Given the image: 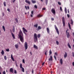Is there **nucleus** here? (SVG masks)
I'll list each match as a JSON object with an SVG mask.
<instances>
[{
  "instance_id": "f257e3e1",
  "label": "nucleus",
  "mask_w": 74,
  "mask_h": 74,
  "mask_svg": "<svg viewBox=\"0 0 74 74\" xmlns=\"http://www.w3.org/2000/svg\"><path fill=\"white\" fill-rule=\"evenodd\" d=\"M19 37L20 41L22 43H23L24 42V38L23 33L21 29L20 30L19 32Z\"/></svg>"
},
{
  "instance_id": "f03ea898",
  "label": "nucleus",
  "mask_w": 74,
  "mask_h": 74,
  "mask_svg": "<svg viewBox=\"0 0 74 74\" xmlns=\"http://www.w3.org/2000/svg\"><path fill=\"white\" fill-rule=\"evenodd\" d=\"M34 41L36 42L38 41L37 37L38 38H40V34H39L38 35V36H37V34L36 33H35L34 34Z\"/></svg>"
},
{
  "instance_id": "7ed1b4c3",
  "label": "nucleus",
  "mask_w": 74,
  "mask_h": 74,
  "mask_svg": "<svg viewBox=\"0 0 74 74\" xmlns=\"http://www.w3.org/2000/svg\"><path fill=\"white\" fill-rule=\"evenodd\" d=\"M62 21L63 26L65 27V19L64 17L62 18Z\"/></svg>"
},
{
  "instance_id": "20e7f679",
  "label": "nucleus",
  "mask_w": 74,
  "mask_h": 74,
  "mask_svg": "<svg viewBox=\"0 0 74 74\" xmlns=\"http://www.w3.org/2000/svg\"><path fill=\"white\" fill-rule=\"evenodd\" d=\"M55 27L57 34L58 35H59V32L58 29L56 25H55Z\"/></svg>"
},
{
  "instance_id": "39448f33",
  "label": "nucleus",
  "mask_w": 74,
  "mask_h": 74,
  "mask_svg": "<svg viewBox=\"0 0 74 74\" xmlns=\"http://www.w3.org/2000/svg\"><path fill=\"white\" fill-rule=\"evenodd\" d=\"M24 47H25V50H27V49L28 48V45L27 42H25L24 43Z\"/></svg>"
},
{
  "instance_id": "423d86ee",
  "label": "nucleus",
  "mask_w": 74,
  "mask_h": 74,
  "mask_svg": "<svg viewBox=\"0 0 74 74\" xmlns=\"http://www.w3.org/2000/svg\"><path fill=\"white\" fill-rule=\"evenodd\" d=\"M51 11L54 15H55L56 14V10L54 9V8H52L51 10Z\"/></svg>"
},
{
  "instance_id": "0eeeda50",
  "label": "nucleus",
  "mask_w": 74,
  "mask_h": 74,
  "mask_svg": "<svg viewBox=\"0 0 74 74\" xmlns=\"http://www.w3.org/2000/svg\"><path fill=\"white\" fill-rule=\"evenodd\" d=\"M66 36H67V38H69L70 37V35L69 34V32H67V31H66Z\"/></svg>"
},
{
  "instance_id": "6e6552de",
  "label": "nucleus",
  "mask_w": 74,
  "mask_h": 74,
  "mask_svg": "<svg viewBox=\"0 0 74 74\" xmlns=\"http://www.w3.org/2000/svg\"><path fill=\"white\" fill-rule=\"evenodd\" d=\"M25 1V3H28V4H29V5H30L31 2L30 1H28L27 0H26Z\"/></svg>"
},
{
  "instance_id": "1a4fd4ad",
  "label": "nucleus",
  "mask_w": 74,
  "mask_h": 74,
  "mask_svg": "<svg viewBox=\"0 0 74 74\" xmlns=\"http://www.w3.org/2000/svg\"><path fill=\"white\" fill-rule=\"evenodd\" d=\"M10 73H14L13 69L12 68H11L10 70Z\"/></svg>"
},
{
  "instance_id": "9d476101",
  "label": "nucleus",
  "mask_w": 74,
  "mask_h": 74,
  "mask_svg": "<svg viewBox=\"0 0 74 74\" xmlns=\"http://www.w3.org/2000/svg\"><path fill=\"white\" fill-rule=\"evenodd\" d=\"M67 57V53L66 52H65V54L64 55V57L65 58H66Z\"/></svg>"
},
{
  "instance_id": "9b49d317",
  "label": "nucleus",
  "mask_w": 74,
  "mask_h": 74,
  "mask_svg": "<svg viewBox=\"0 0 74 74\" xmlns=\"http://www.w3.org/2000/svg\"><path fill=\"white\" fill-rule=\"evenodd\" d=\"M50 58H49V61H52V59H53V57L52 56H50Z\"/></svg>"
},
{
  "instance_id": "f8f14e48",
  "label": "nucleus",
  "mask_w": 74,
  "mask_h": 74,
  "mask_svg": "<svg viewBox=\"0 0 74 74\" xmlns=\"http://www.w3.org/2000/svg\"><path fill=\"white\" fill-rule=\"evenodd\" d=\"M67 46L69 48H70V49H71V47L70 44L69 43H68L67 44Z\"/></svg>"
},
{
  "instance_id": "ddd939ff",
  "label": "nucleus",
  "mask_w": 74,
  "mask_h": 74,
  "mask_svg": "<svg viewBox=\"0 0 74 74\" xmlns=\"http://www.w3.org/2000/svg\"><path fill=\"white\" fill-rule=\"evenodd\" d=\"M34 47L36 49H38V47L35 45H34Z\"/></svg>"
},
{
  "instance_id": "4468645a",
  "label": "nucleus",
  "mask_w": 74,
  "mask_h": 74,
  "mask_svg": "<svg viewBox=\"0 0 74 74\" xmlns=\"http://www.w3.org/2000/svg\"><path fill=\"white\" fill-rule=\"evenodd\" d=\"M47 33L48 34H49L50 33V31H49V29L48 27H47Z\"/></svg>"
},
{
  "instance_id": "2eb2a0df",
  "label": "nucleus",
  "mask_w": 74,
  "mask_h": 74,
  "mask_svg": "<svg viewBox=\"0 0 74 74\" xmlns=\"http://www.w3.org/2000/svg\"><path fill=\"white\" fill-rule=\"evenodd\" d=\"M23 30H24V32H27V31L26 29H25V28L23 27Z\"/></svg>"
},
{
  "instance_id": "dca6fc26",
  "label": "nucleus",
  "mask_w": 74,
  "mask_h": 74,
  "mask_svg": "<svg viewBox=\"0 0 74 74\" xmlns=\"http://www.w3.org/2000/svg\"><path fill=\"white\" fill-rule=\"evenodd\" d=\"M11 34H12V36L13 38L14 39H15V36L14 35V34L12 33V32L11 33Z\"/></svg>"
},
{
  "instance_id": "f3484780",
  "label": "nucleus",
  "mask_w": 74,
  "mask_h": 74,
  "mask_svg": "<svg viewBox=\"0 0 74 74\" xmlns=\"http://www.w3.org/2000/svg\"><path fill=\"white\" fill-rule=\"evenodd\" d=\"M60 63H61V65H62L63 64V60L62 59H60Z\"/></svg>"
},
{
  "instance_id": "a211bd4d",
  "label": "nucleus",
  "mask_w": 74,
  "mask_h": 74,
  "mask_svg": "<svg viewBox=\"0 0 74 74\" xmlns=\"http://www.w3.org/2000/svg\"><path fill=\"white\" fill-rule=\"evenodd\" d=\"M11 58L12 59V60L13 61H14V58H13V57L12 56V54L11 55Z\"/></svg>"
},
{
  "instance_id": "6ab92c4d",
  "label": "nucleus",
  "mask_w": 74,
  "mask_h": 74,
  "mask_svg": "<svg viewBox=\"0 0 74 74\" xmlns=\"http://www.w3.org/2000/svg\"><path fill=\"white\" fill-rule=\"evenodd\" d=\"M31 1H32V3L34 4V3H36V1L32 0Z\"/></svg>"
},
{
  "instance_id": "aec40b11",
  "label": "nucleus",
  "mask_w": 74,
  "mask_h": 74,
  "mask_svg": "<svg viewBox=\"0 0 74 74\" xmlns=\"http://www.w3.org/2000/svg\"><path fill=\"white\" fill-rule=\"evenodd\" d=\"M15 47H16V49H18V45L16 44L15 45Z\"/></svg>"
},
{
  "instance_id": "412c9836",
  "label": "nucleus",
  "mask_w": 74,
  "mask_h": 74,
  "mask_svg": "<svg viewBox=\"0 0 74 74\" xmlns=\"http://www.w3.org/2000/svg\"><path fill=\"white\" fill-rule=\"evenodd\" d=\"M71 24L72 25H73V20H72V19H71Z\"/></svg>"
},
{
  "instance_id": "4be33fe9",
  "label": "nucleus",
  "mask_w": 74,
  "mask_h": 74,
  "mask_svg": "<svg viewBox=\"0 0 74 74\" xmlns=\"http://www.w3.org/2000/svg\"><path fill=\"white\" fill-rule=\"evenodd\" d=\"M64 11L65 12V14H67V11L66 8H64Z\"/></svg>"
},
{
  "instance_id": "5701e85b",
  "label": "nucleus",
  "mask_w": 74,
  "mask_h": 74,
  "mask_svg": "<svg viewBox=\"0 0 74 74\" xmlns=\"http://www.w3.org/2000/svg\"><path fill=\"white\" fill-rule=\"evenodd\" d=\"M1 54L2 55H3L4 54V51L3 50H2V51L1 52Z\"/></svg>"
},
{
  "instance_id": "b1692460",
  "label": "nucleus",
  "mask_w": 74,
  "mask_h": 74,
  "mask_svg": "<svg viewBox=\"0 0 74 74\" xmlns=\"http://www.w3.org/2000/svg\"><path fill=\"white\" fill-rule=\"evenodd\" d=\"M21 71H23V72H24L25 71V69L23 67L21 68Z\"/></svg>"
},
{
  "instance_id": "393cba45",
  "label": "nucleus",
  "mask_w": 74,
  "mask_h": 74,
  "mask_svg": "<svg viewBox=\"0 0 74 74\" xmlns=\"http://www.w3.org/2000/svg\"><path fill=\"white\" fill-rule=\"evenodd\" d=\"M34 27H36V28H37L38 26V24H36V25H34Z\"/></svg>"
},
{
  "instance_id": "a878e982",
  "label": "nucleus",
  "mask_w": 74,
  "mask_h": 74,
  "mask_svg": "<svg viewBox=\"0 0 74 74\" xmlns=\"http://www.w3.org/2000/svg\"><path fill=\"white\" fill-rule=\"evenodd\" d=\"M43 15H41L40 14H39L38 15V16H38V17H42V16Z\"/></svg>"
},
{
  "instance_id": "bb28decb",
  "label": "nucleus",
  "mask_w": 74,
  "mask_h": 74,
  "mask_svg": "<svg viewBox=\"0 0 74 74\" xmlns=\"http://www.w3.org/2000/svg\"><path fill=\"white\" fill-rule=\"evenodd\" d=\"M51 53H52V52H51V50L50 49V51H49V56L51 55Z\"/></svg>"
},
{
  "instance_id": "cd10ccee",
  "label": "nucleus",
  "mask_w": 74,
  "mask_h": 74,
  "mask_svg": "<svg viewBox=\"0 0 74 74\" xmlns=\"http://www.w3.org/2000/svg\"><path fill=\"white\" fill-rule=\"evenodd\" d=\"M2 27H3V30H4V32H5V27L4 26H3Z\"/></svg>"
},
{
  "instance_id": "c85d7f7f",
  "label": "nucleus",
  "mask_w": 74,
  "mask_h": 74,
  "mask_svg": "<svg viewBox=\"0 0 74 74\" xmlns=\"http://www.w3.org/2000/svg\"><path fill=\"white\" fill-rule=\"evenodd\" d=\"M56 43L57 45H59V42L58 41H56Z\"/></svg>"
},
{
  "instance_id": "c756f323",
  "label": "nucleus",
  "mask_w": 74,
  "mask_h": 74,
  "mask_svg": "<svg viewBox=\"0 0 74 74\" xmlns=\"http://www.w3.org/2000/svg\"><path fill=\"white\" fill-rule=\"evenodd\" d=\"M48 0H45V3L46 5H47L48 3Z\"/></svg>"
},
{
  "instance_id": "7c9ffc66",
  "label": "nucleus",
  "mask_w": 74,
  "mask_h": 74,
  "mask_svg": "<svg viewBox=\"0 0 74 74\" xmlns=\"http://www.w3.org/2000/svg\"><path fill=\"white\" fill-rule=\"evenodd\" d=\"M4 58L5 60H7V57L6 56H5L4 57Z\"/></svg>"
},
{
  "instance_id": "2f4dec72",
  "label": "nucleus",
  "mask_w": 74,
  "mask_h": 74,
  "mask_svg": "<svg viewBox=\"0 0 74 74\" xmlns=\"http://www.w3.org/2000/svg\"><path fill=\"white\" fill-rule=\"evenodd\" d=\"M15 20L16 21L17 23H18V20L17 19V18H16L15 19Z\"/></svg>"
},
{
  "instance_id": "473e14b6",
  "label": "nucleus",
  "mask_w": 74,
  "mask_h": 74,
  "mask_svg": "<svg viewBox=\"0 0 74 74\" xmlns=\"http://www.w3.org/2000/svg\"><path fill=\"white\" fill-rule=\"evenodd\" d=\"M6 51L7 52H9L10 50L9 49H6Z\"/></svg>"
},
{
  "instance_id": "72a5a7b5",
  "label": "nucleus",
  "mask_w": 74,
  "mask_h": 74,
  "mask_svg": "<svg viewBox=\"0 0 74 74\" xmlns=\"http://www.w3.org/2000/svg\"><path fill=\"white\" fill-rule=\"evenodd\" d=\"M60 11H62L63 10H62V8L61 7H60Z\"/></svg>"
},
{
  "instance_id": "f704fd0d",
  "label": "nucleus",
  "mask_w": 74,
  "mask_h": 74,
  "mask_svg": "<svg viewBox=\"0 0 74 74\" xmlns=\"http://www.w3.org/2000/svg\"><path fill=\"white\" fill-rule=\"evenodd\" d=\"M20 68L21 69L22 68H23L22 67V64H21L20 65Z\"/></svg>"
},
{
  "instance_id": "c9c22d12",
  "label": "nucleus",
  "mask_w": 74,
  "mask_h": 74,
  "mask_svg": "<svg viewBox=\"0 0 74 74\" xmlns=\"http://www.w3.org/2000/svg\"><path fill=\"white\" fill-rule=\"evenodd\" d=\"M38 29H41V27L40 26H38Z\"/></svg>"
},
{
  "instance_id": "e433bc0d",
  "label": "nucleus",
  "mask_w": 74,
  "mask_h": 74,
  "mask_svg": "<svg viewBox=\"0 0 74 74\" xmlns=\"http://www.w3.org/2000/svg\"><path fill=\"white\" fill-rule=\"evenodd\" d=\"M3 4H4V6L5 7V6H6V3L5 2H4Z\"/></svg>"
},
{
  "instance_id": "4c0bfd02",
  "label": "nucleus",
  "mask_w": 74,
  "mask_h": 74,
  "mask_svg": "<svg viewBox=\"0 0 74 74\" xmlns=\"http://www.w3.org/2000/svg\"><path fill=\"white\" fill-rule=\"evenodd\" d=\"M54 58H55L56 60V56L54 55Z\"/></svg>"
},
{
  "instance_id": "58836bf2",
  "label": "nucleus",
  "mask_w": 74,
  "mask_h": 74,
  "mask_svg": "<svg viewBox=\"0 0 74 74\" xmlns=\"http://www.w3.org/2000/svg\"><path fill=\"white\" fill-rule=\"evenodd\" d=\"M34 7L35 8H36V9H37L38 8L37 6L36 5H35V6Z\"/></svg>"
},
{
  "instance_id": "ea45409f",
  "label": "nucleus",
  "mask_w": 74,
  "mask_h": 74,
  "mask_svg": "<svg viewBox=\"0 0 74 74\" xmlns=\"http://www.w3.org/2000/svg\"><path fill=\"white\" fill-rule=\"evenodd\" d=\"M23 63L25 64V60L24 59H23Z\"/></svg>"
},
{
  "instance_id": "a19ab883",
  "label": "nucleus",
  "mask_w": 74,
  "mask_h": 74,
  "mask_svg": "<svg viewBox=\"0 0 74 74\" xmlns=\"http://www.w3.org/2000/svg\"><path fill=\"white\" fill-rule=\"evenodd\" d=\"M51 21H54V18H51Z\"/></svg>"
},
{
  "instance_id": "79ce46f5",
  "label": "nucleus",
  "mask_w": 74,
  "mask_h": 74,
  "mask_svg": "<svg viewBox=\"0 0 74 74\" xmlns=\"http://www.w3.org/2000/svg\"><path fill=\"white\" fill-rule=\"evenodd\" d=\"M72 55L73 57H74V52H72Z\"/></svg>"
},
{
  "instance_id": "37998d69",
  "label": "nucleus",
  "mask_w": 74,
  "mask_h": 74,
  "mask_svg": "<svg viewBox=\"0 0 74 74\" xmlns=\"http://www.w3.org/2000/svg\"><path fill=\"white\" fill-rule=\"evenodd\" d=\"M34 11H32V12H31V14L34 15Z\"/></svg>"
},
{
  "instance_id": "c03bdc74",
  "label": "nucleus",
  "mask_w": 74,
  "mask_h": 74,
  "mask_svg": "<svg viewBox=\"0 0 74 74\" xmlns=\"http://www.w3.org/2000/svg\"><path fill=\"white\" fill-rule=\"evenodd\" d=\"M17 72H16V70H14V73L15 74H16Z\"/></svg>"
},
{
  "instance_id": "a18cd8bd",
  "label": "nucleus",
  "mask_w": 74,
  "mask_h": 74,
  "mask_svg": "<svg viewBox=\"0 0 74 74\" xmlns=\"http://www.w3.org/2000/svg\"><path fill=\"white\" fill-rule=\"evenodd\" d=\"M58 4H59V5H61V3L59 2H58Z\"/></svg>"
},
{
  "instance_id": "49530a36",
  "label": "nucleus",
  "mask_w": 74,
  "mask_h": 74,
  "mask_svg": "<svg viewBox=\"0 0 74 74\" xmlns=\"http://www.w3.org/2000/svg\"><path fill=\"white\" fill-rule=\"evenodd\" d=\"M34 71L33 69H32V74H33L34 73Z\"/></svg>"
},
{
  "instance_id": "de8ad7c7",
  "label": "nucleus",
  "mask_w": 74,
  "mask_h": 74,
  "mask_svg": "<svg viewBox=\"0 0 74 74\" xmlns=\"http://www.w3.org/2000/svg\"><path fill=\"white\" fill-rule=\"evenodd\" d=\"M3 74H6L5 72V71H3Z\"/></svg>"
},
{
  "instance_id": "09e8293b",
  "label": "nucleus",
  "mask_w": 74,
  "mask_h": 74,
  "mask_svg": "<svg viewBox=\"0 0 74 74\" xmlns=\"http://www.w3.org/2000/svg\"><path fill=\"white\" fill-rule=\"evenodd\" d=\"M29 6H27V9H28V10H29Z\"/></svg>"
},
{
  "instance_id": "8fccbe9b",
  "label": "nucleus",
  "mask_w": 74,
  "mask_h": 74,
  "mask_svg": "<svg viewBox=\"0 0 74 74\" xmlns=\"http://www.w3.org/2000/svg\"><path fill=\"white\" fill-rule=\"evenodd\" d=\"M7 10H8V11H9V12H10V9H9L8 8L7 9Z\"/></svg>"
},
{
  "instance_id": "3c124183",
  "label": "nucleus",
  "mask_w": 74,
  "mask_h": 74,
  "mask_svg": "<svg viewBox=\"0 0 74 74\" xmlns=\"http://www.w3.org/2000/svg\"><path fill=\"white\" fill-rule=\"evenodd\" d=\"M67 16L68 18H69V17H70V15H69V14H67Z\"/></svg>"
},
{
  "instance_id": "603ef678",
  "label": "nucleus",
  "mask_w": 74,
  "mask_h": 74,
  "mask_svg": "<svg viewBox=\"0 0 74 74\" xmlns=\"http://www.w3.org/2000/svg\"><path fill=\"white\" fill-rule=\"evenodd\" d=\"M68 25H69V27H71V25L69 23H68Z\"/></svg>"
},
{
  "instance_id": "864d4df0",
  "label": "nucleus",
  "mask_w": 74,
  "mask_h": 74,
  "mask_svg": "<svg viewBox=\"0 0 74 74\" xmlns=\"http://www.w3.org/2000/svg\"><path fill=\"white\" fill-rule=\"evenodd\" d=\"M47 51H46L45 53V55L46 56L47 55Z\"/></svg>"
},
{
  "instance_id": "5fc2aeb1",
  "label": "nucleus",
  "mask_w": 74,
  "mask_h": 74,
  "mask_svg": "<svg viewBox=\"0 0 74 74\" xmlns=\"http://www.w3.org/2000/svg\"><path fill=\"white\" fill-rule=\"evenodd\" d=\"M42 10H46V8H43Z\"/></svg>"
},
{
  "instance_id": "6e6d98bb",
  "label": "nucleus",
  "mask_w": 74,
  "mask_h": 74,
  "mask_svg": "<svg viewBox=\"0 0 74 74\" xmlns=\"http://www.w3.org/2000/svg\"><path fill=\"white\" fill-rule=\"evenodd\" d=\"M67 12L68 13H69V9H68Z\"/></svg>"
},
{
  "instance_id": "4d7b16f0",
  "label": "nucleus",
  "mask_w": 74,
  "mask_h": 74,
  "mask_svg": "<svg viewBox=\"0 0 74 74\" xmlns=\"http://www.w3.org/2000/svg\"><path fill=\"white\" fill-rule=\"evenodd\" d=\"M25 9H26V10H27V8L26 6H25Z\"/></svg>"
},
{
  "instance_id": "13d9d810",
  "label": "nucleus",
  "mask_w": 74,
  "mask_h": 74,
  "mask_svg": "<svg viewBox=\"0 0 74 74\" xmlns=\"http://www.w3.org/2000/svg\"><path fill=\"white\" fill-rule=\"evenodd\" d=\"M55 55L56 56H57V52H55Z\"/></svg>"
},
{
  "instance_id": "bf43d9fd",
  "label": "nucleus",
  "mask_w": 74,
  "mask_h": 74,
  "mask_svg": "<svg viewBox=\"0 0 74 74\" xmlns=\"http://www.w3.org/2000/svg\"><path fill=\"white\" fill-rule=\"evenodd\" d=\"M2 14H3V16H4L5 14H4V12L2 13Z\"/></svg>"
},
{
  "instance_id": "052dcab7",
  "label": "nucleus",
  "mask_w": 74,
  "mask_h": 74,
  "mask_svg": "<svg viewBox=\"0 0 74 74\" xmlns=\"http://www.w3.org/2000/svg\"><path fill=\"white\" fill-rule=\"evenodd\" d=\"M33 14H31V17H33Z\"/></svg>"
},
{
  "instance_id": "680f3d73",
  "label": "nucleus",
  "mask_w": 74,
  "mask_h": 74,
  "mask_svg": "<svg viewBox=\"0 0 74 74\" xmlns=\"http://www.w3.org/2000/svg\"><path fill=\"white\" fill-rule=\"evenodd\" d=\"M73 65L74 66V62H73L72 63Z\"/></svg>"
},
{
  "instance_id": "e2e57ef3",
  "label": "nucleus",
  "mask_w": 74,
  "mask_h": 74,
  "mask_svg": "<svg viewBox=\"0 0 74 74\" xmlns=\"http://www.w3.org/2000/svg\"><path fill=\"white\" fill-rule=\"evenodd\" d=\"M2 69V67L1 66H0V70H1Z\"/></svg>"
},
{
  "instance_id": "0e129e2a",
  "label": "nucleus",
  "mask_w": 74,
  "mask_h": 74,
  "mask_svg": "<svg viewBox=\"0 0 74 74\" xmlns=\"http://www.w3.org/2000/svg\"><path fill=\"white\" fill-rule=\"evenodd\" d=\"M15 1H16V0H14L13 1V3H14V2H15Z\"/></svg>"
},
{
  "instance_id": "69168bd1",
  "label": "nucleus",
  "mask_w": 74,
  "mask_h": 74,
  "mask_svg": "<svg viewBox=\"0 0 74 74\" xmlns=\"http://www.w3.org/2000/svg\"><path fill=\"white\" fill-rule=\"evenodd\" d=\"M44 64H45V62L43 63H42V66H43L44 65Z\"/></svg>"
},
{
  "instance_id": "338daca9",
  "label": "nucleus",
  "mask_w": 74,
  "mask_h": 74,
  "mask_svg": "<svg viewBox=\"0 0 74 74\" xmlns=\"http://www.w3.org/2000/svg\"><path fill=\"white\" fill-rule=\"evenodd\" d=\"M24 33L25 34V35H27L26 33L25 32H24Z\"/></svg>"
},
{
  "instance_id": "774afa93",
  "label": "nucleus",
  "mask_w": 74,
  "mask_h": 74,
  "mask_svg": "<svg viewBox=\"0 0 74 74\" xmlns=\"http://www.w3.org/2000/svg\"><path fill=\"white\" fill-rule=\"evenodd\" d=\"M53 73V72L52 71L51 72V74H52Z\"/></svg>"
}]
</instances>
